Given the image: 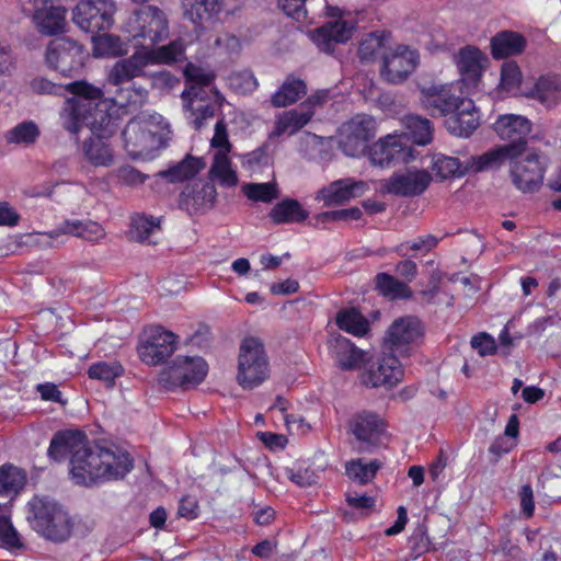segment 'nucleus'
I'll return each mask as SVG.
<instances>
[{
    "label": "nucleus",
    "instance_id": "nucleus-1",
    "mask_svg": "<svg viewBox=\"0 0 561 561\" xmlns=\"http://www.w3.org/2000/svg\"><path fill=\"white\" fill-rule=\"evenodd\" d=\"M134 468L130 455L117 447L88 444L69 459V479L75 485L93 488L123 479Z\"/></svg>",
    "mask_w": 561,
    "mask_h": 561
},
{
    "label": "nucleus",
    "instance_id": "nucleus-2",
    "mask_svg": "<svg viewBox=\"0 0 561 561\" xmlns=\"http://www.w3.org/2000/svg\"><path fill=\"white\" fill-rule=\"evenodd\" d=\"M66 90L73 96L67 99L60 117L62 125L71 134H78L82 127L95 130L115 128L113 114L107 104L102 101L103 91L93 84L78 80L66 85Z\"/></svg>",
    "mask_w": 561,
    "mask_h": 561
},
{
    "label": "nucleus",
    "instance_id": "nucleus-3",
    "mask_svg": "<svg viewBox=\"0 0 561 561\" xmlns=\"http://www.w3.org/2000/svg\"><path fill=\"white\" fill-rule=\"evenodd\" d=\"M183 75L186 81V89L181 93L183 112L187 123L201 130L216 115L215 105L207 100L205 90L215 80V73L209 68L188 62Z\"/></svg>",
    "mask_w": 561,
    "mask_h": 561
},
{
    "label": "nucleus",
    "instance_id": "nucleus-4",
    "mask_svg": "<svg viewBox=\"0 0 561 561\" xmlns=\"http://www.w3.org/2000/svg\"><path fill=\"white\" fill-rule=\"evenodd\" d=\"M146 60L140 49L130 57L117 60L108 73V82L118 89L115 101L121 107L137 110L141 107L148 98V90L134 82L135 78L146 77Z\"/></svg>",
    "mask_w": 561,
    "mask_h": 561
},
{
    "label": "nucleus",
    "instance_id": "nucleus-5",
    "mask_svg": "<svg viewBox=\"0 0 561 561\" xmlns=\"http://www.w3.org/2000/svg\"><path fill=\"white\" fill-rule=\"evenodd\" d=\"M27 505L28 520L39 536L55 543L71 537L75 524L61 505L39 497H33Z\"/></svg>",
    "mask_w": 561,
    "mask_h": 561
},
{
    "label": "nucleus",
    "instance_id": "nucleus-6",
    "mask_svg": "<svg viewBox=\"0 0 561 561\" xmlns=\"http://www.w3.org/2000/svg\"><path fill=\"white\" fill-rule=\"evenodd\" d=\"M124 148L134 160H152L165 147L159 126L140 117L131 118L122 131Z\"/></svg>",
    "mask_w": 561,
    "mask_h": 561
},
{
    "label": "nucleus",
    "instance_id": "nucleus-7",
    "mask_svg": "<svg viewBox=\"0 0 561 561\" xmlns=\"http://www.w3.org/2000/svg\"><path fill=\"white\" fill-rule=\"evenodd\" d=\"M270 377L268 359L264 345L254 336L244 337L240 344L237 382L243 389H254Z\"/></svg>",
    "mask_w": 561,
    "mask_h": 561
},
{
    "label": "nucleus",
    "instance_id": "nucleus-8",
    "mask_svg": "<svg viewBox=\"0 0 561 561\" xmlns=\"http://www.w3.org/2000/svg\"><path fill=\"white\" fill-rule=\"evenodd\" d=\"M88 57L89 53L84 46L69 37H57L50 41L46 49L48 67L65 77L77 76Z\"/></svg>",
    "mask_w": 561,
    "mask_h": 561
},
{
    "label": "nucleus",
    "instance_id": "nucleus-9",
    "mask_svg": "<svg viewBox=\"0 0 561 561\" xmlns=\"http://www.w3.org/2000/svg\"><path fill=\"white\" fill-rule=\"evenodd\" d=\"M175 350V334L161 325L146 327L136 347L139 359L148 366L167 363Z\"/></svg>",
    "mask_w": 561,
    "mask_h": 561
},
{
    "label": "nucleus",
    "instance_id": "nucleus-10",
    "mask_svg": "<svg viewBox=\"0 0 561 561\" xmlns=\"http://www.w3.org/2000/svg\"><path fill=\"white\" fill-rule=\"evenodd\" d=\"M376 133V119L366 114H357L340 127L339 148L348 157H360L369 150L368 142Z\"/></svg>",
    "mask_w": 561,
    "mask_h": 561
},
{
    "label": "nucleus",
    "instance_id": "nucleus-11",
    "mask_svg": "<svg viewBox=\"0 0 561 561\" xmlns=\"http://www.w3.org/2000/svg\"><path fill=\"white\" fill-rule=\"evenodd\" d=\"M115 10L113 0H81L72 10V21L82 31L99 34L112 27Z\"/></svg>",
    "mask_w": 561,
    "mask_h": 561
},
{
    "label": "nucleus",
    "instance_id": "nucleus-12",
    "mask_svg": "<svg viewBox=\"0 0 561 561\" xmlns=\"http://www.w3.org/2000/svg\"><path fill=\"white\" fill-rule=\"evenodd\" d=\"M386 431L385 420L373 411H358L348 421V432L354 436L359 453H373L378 448Z\"/></svg>",
    "mask_w": 561,
    "mask_h": 561
},
{
    "label": "nucleus",
    "instance_id": "nucleus-13",
    "mask_svg": "<svg viewBox=\"0 0 561 561\" xmlns=\"http://www.w3.org/2000/svg\"><path fill=\"white\" fill-rule=\"evenodd\" d=\"M181 7L183 16L193 23L195 30L202 31L222 15H233L241 4L240 0H181Z\"/></svg>",
    "mask_w": 561,
    "mask_h": 561
},
{
    "label": "nucleus",
    "instance_id": "nucleus-14",
    "mask_svg": "<svg viewBox=\"0 0 561 561\" xmlns=\"http://www.w3.org/2000/svg\"><path fill=\"white\" fill-rule=\"evenodd\" d=\"M136 32L133 35L135 46L140 49L152 48L169 36L165 14L157 7H144L136 12Z\"/></svg>",
    "mask_w": 561,
    "mask_h": 561
},
{
    "label": "nucleus",
    "instance_id": "nucleus-15",
    "mask_svg": "<svg viewBox=\"0 0 561 561\" xmlns=\"http://www.w3.org/2000/svg\"><path fill=\"white\" fill-rule=\"evenodd\" d=\"M423 337V325L416 317H402L392 322L383 340V350L409 357Z\"/></svg>",
    "mask_w": 561,
    "mask_h": 561
},
{
    "label": "nucleus",
    "instance_id": "nucleus-16",
    "mask_svg": "<svg viewBox=\"0 0 561 561\" xmlns=\"http://www.w3.org/2000/svg\"><path fill=\"white\" fill-rule=\"evenodd\" d=\"M465 99L458 83L420 87V102L432 116H450Z\"/></svg>",
    "mask_w": 561,
    "mask_h": 561
},
{
    "label": "nucleus",
    "instance_id": "nucleus-17",
    "mask_svg": "<svg viewBox=\"0 0 561 561\" xmlns=\"http://www.w3.org/2000/svg\"><path fill=\"white\" fill-rule=\"evenodd\" d=\"M414 152L413 147L407 144L405 136L394 131L374 142L369 147L368 156L374 165L390 168L396 163H408L414 160Z\"/></svg>",
    "mask_w": 561,
    "mask_h": 561
},
{
    "label": "nucleus",
    "instance_id": "nucleus-18",
    "mask_svg": "<svg viewBox=\"0 0 561 561\" xmlns=\"http://www.w3.org/2000/svg\"><path fill=\"white\" fill-rule=\"evenodd\" d=\"M419 61L416 49L398 45L393 51L383 56L380 75L389 83H401L415 70Z\"/></svg>",
    "mask_w": 561,
    "mask_h": 561
},
{
    "label": "nucleus",
    "instance_id": "nucleus-19",
    "mask_svg": "<svg viewBox=\"0 0 561 561\" xmlns=\"http://www.w3.org/2000/svg\"><path fill=\"white\" fill-rule=\"evenodd\" d=\"M545 164L537 153L511 159V178L522 192L537 191L543 181Z\"/></svg>",
    "mask_w": 561,
    "mask_h": 561
},
{
    "label": "nucleus",
    "instance_id": "nucleus-20",
    "mask_svg": "<svg viewBox=\"0 0 561 561\" xmlns=\"http://www.w3.org/2000/svg\"><path fill=\"white\" fill-rule=\"evenodd\" d=\"M398 356L399 355L394 353L383 350L378 362L370 365V367L363 374V383L373 388L380 386L392 388L402 381L404 370Z\"/></svg>",
    "mask_w": 561,
    "mask_h": 561
},
{
    "label": "nucleus",
    "instance_id": "nucleus-21",
    "mask_svg": "<svg viewBox=\"0 0 561 561\" xmlns=\"http://www.w3.org/2000/svg\"><path fill=\"white\" fill-rule=\"evenodd\" d=\"M493 129L502 140H507L505 146L516 147L510 152L514 157L523 156L527 146V136L531 130V123L522 115L505 114L499 116L493 124Z\"/></svg>",
    "mask_w": 561,
    "mask_h": 561
},
{
    "label": "nucleus",
    "instance_id": "nucleus-22",
    "mask_svg": "<svg viewBox=\"0 0 561 561\" xmlns=\"http://www.w3.org/2000/svg\"><path fill=\"white\" fill-rule=\"evenodd\" d=\"M355 30V23L346 20H335L309 32L314 45L325 54H332L336 45L347 43Z\"/></svg>",
    "mask_w": 561,
    "mask_h": 561
},
{
    "label": "nucleus",
    "instance_id": "nucleus-23",
    "mask_svg": "<svg viewBox=\"0 0 561 561\" xmlns=\"http://www.w3.org/2000/svg\"><path fill=\"white\" fill-rule=\"evenodd\" d=\"M113 123L115 128L112 131H107L105 128L100 130L89 128L93 136L82 144L84 158L94 167H110L114 162L113 150L105 139L112 137L119 129V117L113 116Z\"/></svg>",
    "mask_w": 561,
    "mask_h": 561
},
{
    "label": "nucleus",
    "instance_id": "nucleus-24",
    "mask_svg": "<svg viewBox=\"0 0 561 561\" xmlns=\"http://www.w3.org/2000/svg\"><path fill=\"white\" fill-rule=\"evenodd\" d=\"M454 59L460 73V81L467 92H470L472 88L478 87L488 58L479 48L468 45L460 48Z\"/></svg>",
    "mask_w": 561,
    "mask_h": 561
},
{
    "label": "nucleus",
    "instance_id": "nucleus-25",
    "mask_svg": "<svg viewBox=\"0 0 561 561\" xmlns=\"http://www.w3.org/2000/svg\"><path fill=\"white\" fill-rule=\"evenodd\" d=\"M88 442V435L82 430H59L50 439L47 457L55 462H64L81 450Z\"/></svg>",
    "mask_w": 561,
    "mask_h": 561
},
{
    "label": "nucleus",
    "instance_id": "nucleus-26",
    "mask_svg": "<svg viewBox=\"0 0 561 561\" xmlns=\"http://www.w3.org/2000/svg\"><path fill=\"white\" fill-rule=\"evenodd\" d=\"M432 175L425 170L408 169L393 174L386 183L389 193L398 196L421 195L430 185Z\"/></svg>",
    "mask_w": 561,
    "mask_h": 561
},
{
    "label": "nucleus",
    "instance_id": "nucleus-27",
    "mask_svg": "<svg viewBox=\"0 0 561 561\" xmlns=\"http://www.w3.org/2000/svg\"><path fill=\"white\" fill-rule=\"evenodd\" d=\"M366 190L367 184L364 181L345 178L322 187L316 199L322 201L325 206L343 205L352 198L362 196Z\"/></svg>",
    "mask_w": 561,
    "mask_h": 561
},
{
    "label": "nucleus",
    "instance_id": "nucleus-28",
    "mask_svg": "<svg viewBox=\"0 0 561 561\" xmlns=\"http://www.w3.org/2000/svg\"><path fill=\"white\" fill-rule=\"evenodd\" d=\"M480 125V115L472 100L465 98L454 114L445 121L448 131L458 137H469Z\"/></svg>",
    "mask_w": 561,
    "mask_h": 561
},
{
    "label": "nucleus",
    "instance_id": "nucleus-29",
    "mask_svg": "<svg viewBox=\"0 0 561 561\" xmlns=\"http://www.w3.org/2000/svg\"><path fill=\"white\" fill-rule=\"evenodd\" d=\"M328 347L335 365L342 370L357 369L364 362V352L340 334L329 340Z\"/></svg>",
    "mask_w": 561,
    "mask_h": 561
},
{
    "label": "nucleus",
    "instance_id": "nucleus-30",
    "mask_svg": "<svg viewBox=\"0 0 561 561\" xmlns=\"http://www.w3.org/2000/svg\"><path fill=\"white\" fill-rule=\"evenodd\" d=\"M208 374V364L201 356H178V387L187 390L202 383Z\"/></svg>",
    "mask_w": 561,
    "mask_h": 561
},
{
    "label": "nucleus",
    "instance_id": "nucleus-31",
    "mask_svg": "<svg viewBox=\"0 0 561 561\" xmlns=\"http://www.w3.org/2000/svg\"><path fill=\"white\" fill-rule=\"evenodd\" d=\"M311 111H304L300 106L289 111H284L276 116L274 129L268 134V139L280 137L282 135H295L304 128L312 118Z\"/></svg>",
    "mask_w": 561,
    "mask_h": 561
},
{
    "label": "nucleus",
    "instance_id": "nucleus-32",
    "mask_svg": "<svg viewBox=\"0 0 561 561\" xmlns=\"http://www.w3.org/2000/svg\"><path fill=\"white\" fill-rule=\"evenodd\" d=\"M404 131L398 133L405 136L409 145L426 146L433 140V123L423 116L409 114L402 118Z\"/></svg>",
    "mask_w": 561,
    "mask_h": 561
},
{
    "label": "nucleus",
    "instance_id": "nucleus-33",
    "mask_svg": "<svg viewBox=\"0 0 561 561\" xmlns=\"http://www.w3.org/2000/svg\"><path fill=\"white\" fill-rule=\"evenodd\" d=\"M529 95L547 107L556 106L561 101V76H541L536 81Z\"/></svg>",
    "mask_w": 561,
    "mask_h": 561
},
{
    "label": "nucleus",
    "instance_id": "nucleus-34",
    "mask_svg": "<svg viewBox=\"0 0 561 561\" xmlns=\"http://www.w3.org/2000/svg\"><path fill=\"white\" fill-rule=\"evenodd\" d=\"M514 146H500L480 156H472L466 165V170L472 172H482L499 168L505 160L515 159L510 152Z\"/></svg>",
    "mask_w": 561,
    "mask_h": 561
},
{
    "label": "nucleus",
    "instance_id": "nucleus-35",
    "mask_svg": "<svg viewBox=\"0 0 561 561\" xmlns=\"http://www.w3.org/2000/svg\"><path fill=\"white\" fill-rule=\"evenodd\" d=\"M514 146H500L480 156H472L466 165V170L472 172H482L499 168L505 160L515 159L510 152Z\"/></svg>",
    "mask_w": 561,
    "mask_h": 561
},
{
    "label": "nucleus",
    "instance_id": "nucleus-36",
    "mask_svg": "<svg viewBox=\"0 0 561 561\" xmlns=\"http://www.w3.org/2000/svg\"><path fill=\"white\" fill-rule=\"evenodd\" d=\"M307 94V84L294 75L286 77L282 85L271 96L274 107H286L296 103Z\"/></svg>",
    "mask_w": 561,
    "mask_h": 561
},
{
    "label": "nucleus",
    "instance_id": "nucleus-37",
    "mask_svg": "<svg viewBox=\"0 0 561 561\" xmlns=\"http://www.w3.org/2000/svg\"><path fill=\"white\" fill-rule=\"evenodd\" d=\"M66 9L62 7H50L33 13V20L38 32L43 35L53 36L64 32L66 26Z\"/></svg>",
    "mask_w": 561,
    "mask_h": 561
},
{
    "label": "nucleus",
    "instance_id": "nucleus-38",
    "mask_svg": "<svg viewBox=\"0 0 561 561\" xmlns=\"http://www.w3.org/2000/svg\"><path fill=\"white\" fill-rule=\"evenodd\" d=\"M525 37L516 32L504 31L491 39V51L495 59L506 58L524 50Z\"/></svg>",
    "mask_w": 561,
    "mask_h": 561
},
{
    "label": "nucleus",
    "instance_id": "nucleus-39",
    "mask_svg": "<svg viewBox=\"0 0 561 561\" xmlns=\"http://www.w3.org/2000/svg\"><path fill=\"white\" fill-rule=\"evenodd\" d=\"M268 216L276 225L299 224L308 218L309 213L297 199L284 198L271 209Z\"/></svg>",
    "mask_w": 561,
    "mask_h": 561
},
{
    "label": "nucleus",
    "instance_id": "nucleus-40",
    "mask_svg": "<svg viewBox=\"0 0 561 561\" xmlns=\"http://www.w3.org/2000/svg\"><path fill=\"white\" fill-rule=\"evenodd\" d=\"M26 473L23 469L12 465L0 466V496H14L25 486Z\"/></svg>",
    "mask_w": 561,
    "mask_h": 561
},
{
    "label": "nucleus",
    "instance_id": "nucleus-41",
    "mask_svg": "<svg viewBox=\"0 0 561 561\" xmlns=\"http://www.w3.org/2000/svg\"><path fill=\"white\" fill-rule=\"evenodd\" d=\"M335 323L340 330L358 337L366 335L370 328L368 320L356 308L340 310Z\"/></svg>",
    "mask_w": 561,
    "mask_h": 561
},
{
    "label": "nucleus",
    "instance_id": "nucleus-42",
    "mask_svg": "<svg viewBox=\"0 0 561 561\" xmlns=\"http://www.w3.org/2000/svg\"><path fill=\"white\" fill-rule=\"evenodd\" d=\"M161 219L162 217L148 216L144 213L134 214L130 216L128 239L140 243L147 241L156 229H160Z\"/></svg>",
    "mask_w": 561,
    "mask_h": 561
},
{
    "label": "nucleus",
    "instance_id": "nucleus-43",
    "mask_svg": "<svg viewBox=\"0 0 561 561\" xmlns=\"http://www.w3.org/2000/svg\"><path fill=\"white\" fill-rule=\"evenodd\" d=\"M375 286L380 295L391 300L412 297V290L405 283L385 272L375 276Z\"/></svg>",
    "mask_w": 561,
    "mask_h": 561
},
{
    "label": "nucleus",
    "instance_id": "nucleus-44",
    "mask_svg": "<svg viewBox=\"0 0 561 561\" xmlns=\"http://www.w3.org/2000/svg\"><path fill=\"white\" fill-rule=\"evenodd\" d=\"M61 231L91 242H98L105 237L104 228L92 220H66Z\"/></svg>",
    "mask_w": 561,
    "mask_h": 561
},
{
    "label": "nucleus",
    "instance_id": "nucleus-45",
    "mask_svg": "<svg viewBox=\"0 0 561 561\" xmlns=\"http://www.w3.org/2000/svg\"><path fill=\"white\" fill-rule=\"evenodd\" d=\"M209 178L217 181L222 187H234L238 184L237 172L231 167V161L225 152H215Z\"/></svg>",
    "mask_w": 561,
    "mask_h": 561
},
{
    "label": "nucleus",
    "instance_id": "nucleus-46",
    "mask_svg": "<svg viewBox=\"0 0 561 561\" xmlns=\"http://www.w3.org/2000/svg\"><path fill=\"white\" fill-rule=\"evenodd\" d=\"M125 373L123 365L117 362H96L92 364L88 369V376L90 379L101 380L105 382L107 387H114L115 380L122 377Z\"/></svg>",
    "mask_w": 561,
    "mask_h": 561
},
{
    "label": "nucleus",
    "instance_id": "nucleus-47",
    "mask_svg": "<svg viewBox=\"0 0 561 561\" xmlns=\"http://www.w3.org/2000/svg\"><path fill=\"white\" fill-rule=\"evenodd\" d=\"M39 137V129L37 125L32 122H22L8 130L4 135V139L9 145H23L30 146L34 144Z\"/></svg>",
    "mask_w": 561,
    "mask_h": 561
},
{
    "label": "nucleus",
    "instance_id": "nucleus-48",
    "mask_svg": "<svg viewBox=\"0 0 561 561\" xmlns=\"http://www.w3.org/2000/svg\"><path fill=\"white\" fill-rule=\"evenodd\" d=\"M380 468L378 460H371L368 463H364L362 459L351 460L345 466L347 477L364 485L370 482Z\"/></svg>",
    "mask_w": 561,
    "mask_h": 561
},
{
    "label": "nucleus",
    "instance_id": "nucleus-49",
    "mask_svg": "<svg viewBox=\"0 0 561 561\" xmlns=\"http://www.w3.org/2000/svg\"><path fill=\"white\" fill-rule=\"evenodd\" d=\"M432 171L440 180L461 176L467 172L466 167H461L458 158L444 154L434 156Z\"/></svg>",
    "mask_w": 561,
    "mask_h": 561
},
{
    "label": "nucleus",
    "instance_id": "nucleus-50",
    "mask_svg": "<svg viewBox=\"0 0 561 561\" xmlns=\"http://www.w3.org/2000/svg\"><path fill=\"white\" fill-rule=\"evenodd\" d=\"M241 191L252 202L271 203L278 197L277 184L274 182L245 183Z\"/></svg>",
    "mask_w": 561,
    "mask_h": 561
},
{
    "label": "nucleus",
    "instance_id": "nucleus-51",
    "mask_svg": "<svg viewBox=\"0 0 561 561\" xmlns=\"http://www.w3.org/2000/svg\"><path fill=\"white\" fill-rule=\"evenodd\" d=\"M184 324H181L183 340L182 343L185 346L196 347L198 350H204L209 347L211 342V333L208 325L204 323H196L191 325L187 331L183 330Z\"/></svg>",
    "mask_w": 561,
    "mask_h": 561
},
{
    "label": "nucleus",
    "instance_id": "nucleus-52",
    "mask_svg": "<svg viewBox=\"0 0 561 561\" xmlns=\"http://www.w3.org/2000/svg\"><path fill=\"white\" fill-rule=\"evenodd\" d=\"M389 34L386 32H373L364 37L358 47V57L363 61L374 59L377 54L382 49Z\"/></svg>",
    "mask_w": 561,
    "mask_h": 561
},
{
    "label": "nucleus",
    "instance_id": "nucleus-53",
    "mask_svg": "<svg viewBox=\"0 0 561 561\" xmlns=\"http://www.w3.org/2000/svg\"><path fill=\"white\" fill-rule=\"evenodd\" d=\"M227 83L231 90L239 94H250L259 87L255 76L248 69L232 71L227 77Z\"/></svg>",
    "mask_w": 561,
    "mask_h": 561
},
{
    "label": "nucleus",
    "instance_id": "nucleus-54",
    "mask_svg": "<svg viewBox=\"0 0 561 561\" xmlns=\"http://www.w3.org/2000/svg\"><path fill=\"white\" fill-rule=\"evenodd\" d=\"M146 65L153 64H171L175 62V39L170 41L168 45L161 46L157 49L154 47L140 49Z\"/></svg>",
    "mask_w": 561,
    "mask_h": 561
},
{
    "label": "nucleus",
    "instance_id": "nucleus-55",
    "mask_svg": "<svg viewBox=\"0 0 561 561\" xmlns=\"http://www.w3.org/2000/svg\"><path fill=\"white\" fill-rule=\"evenodd\" d=\"M93 53L95 56L116 55L119 48V37L107 31L92 35Z\"/></svg>",
    "mask_w": 561,
    "mask_h": 561
},
{
    "label": "nucleus",
    "instance_id": "nucleus-56",
    "mask_svg": "<svg viewBox=\"0 0 561 561\" xmlns=\"http://www.w3.org/2000/svg\"><path fill=\"white\" fill-rule=\"evenodd\" d=\"M522 83V72L514 61L505 62L501 69L500 87L506 92H516Z\"/></svg>",
    "mask_w": 561,
    "mask_h": 561
},
{
    "label": "nucleus",
    "instance_id": "nucleus-57",
    "mask_svg": "<svg viewBox=\"0 0 561 561\" xmlns=\"http://www.w3.org/2000/svg\"><path fill=\"white\" fill-rule=\"evenodd\" d=\"M0 541L7 549H21L23 547L20 535L12 525L10 517L4 515L0 516Z\"/></svg>",
    "mask_w": 561,
    "mask_h": 561
},
{
    "label": "nucleus",
    "instance_id": "nucleus-58",
    "mask_svg": "<svg viewBox=\"0 0 561 561\" xmlns=\"http://www.w3.org/2000/svg\"><path fill=\"white\" fill-rule=\"evenodd\" d=\"M210 146L217 149L216 152H225V154H229L232 149V145L228 137V125L224 115H221L215 124Z\"/></svg>",
    "mask_w": 561,
    "mask_h": 561
},
{
    "label": "nucleus",
    "instance_id": "nucleus-59",
    "mask_svg": "<svg viewBox=\"0 0 561 561\" xmlns=\"http://www.w3.org/2000/svg\"><path fill=\"white\" fill-rule=\"evenodd\" d=\"M268 147L270 145L265 142L255 150L244 153L242 156V164L251 171L267 167L271 162V157L267 152Z\"/></svg>",
    "mask_w": 561,
    "mask_h": 561
},
{
    "label": "nucleus",
    "instance_id": "nucleus-60",
    "mask_svg": "<svg viewBox=\"0 0 561 561\" xmlns=\"http://www.w3.org/2000/svg\"><path fill=\"white\" fill-rule=\"evenodd\" d=\"M205 167L204 158L187 156L181 162H178V181L195 178Z\"/></svg>",
    "mask_w": 561,
    "mask_h": 561
},
{
    "label": "nucleus",
    "instance_id": "nucleus-61",
    "mask_svg": "<svg viewBox=\"0 0 561 561\" xmlns=\"http://www.w3.org/2000/svg\"><path fill=\"white\" fill-rule=\"evenodd\" d=\"M437 243H438V239L433 234L420 236L419 238H416L415 240H413L411 242L401 243L397 248V252L402 256L408 255V252L410 250L428 252L432 249H434L437 245Z\"/></svg>",
    "mask_w": 561,
    "mask_h": 561
},
{
    "label": "nucleus",
    "instance_id": "nucleus-62",
    "mask_svg": "<svg viewBox=\"0 0 561 561\" xmlns=\"http://www.w3.org/2000/svg\"><path fill=\"white\" fill-rule=\"evenodd\" d=\"M362 215L363 213L358 207H351L339 210H328L319 214L317 216V221L320 224H325L330 221L340 220H358L362 218Z\"/></svg>",
    "mask_w": 561,
    "mask_h": 561
},
{
    "label": "nucleus",
    "instance_id": "nucleus-63",
    "mask_svg": "<svg viewBox=\"0 0 561 561\" xmlns=\"http://www.w3.org/2000/svg\"><path fill=\"white\" fill-rule=\"evenodd\" d=\"M309 0H278L284 13L297 22H306L308 19L307 2Z\"/></svg>",
    "mask_w": 561,
    "mask_h": 561
},
{
    "label": "nucleus",
    "instance_id": "nucleus-64",
    "mask_svg": "<svg viewBox=\"0 0 561 561\" xmlns=\"http://www.w3.org/2000/svg\"><path fill=\"white\" fill-rule=\"evenodd\" d=\"M472 348L477 350L479 355L489 356L493 355L497 351L495 340L489 333H479L471 339L470 342Z\"/></svg>",
    "mask_w": 561,
    "mask_h": 561
}]
</instances>
